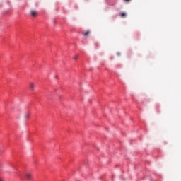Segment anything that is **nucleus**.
<instances>
[{"instance_id": "obj_1", "label": "nucleus", "mask_w": 181, "mask_h": 181, "mask_svg": "<svg viewBox=\"0 0 181 181\" xmlns=\"http://www.w3.org/2000/svg\"><path fill=\"white\" fill-rule=\"evenodd\" d=\"M25 177L26 180H30L32 179V174L30 173H26Z\"/></svg>"}, {"instance_id": "obj_2", "label": "nucleus", "mask_w": 181, "mask_h": 181, "mask_svg": "<svg viewBox=\"0 0 181 181\" xmlns=\"http://www.w3.org/2000/svg\"><path fill=\"white\" fill-rule=\"evenodd\" d=\"M35 86V85L33 83H30V88L32 90V91H33Z\"/></svg>"}, {"instance_id": "obj_3", "label": "nucleus", "mask_w": 181, "mask_h": 181, "mask_svg": "<svg viewBox=\"0 0 181 181\" xmlns=\"http://www.w3.org/2000/svg\"><path fill=\"white\" fill-rule=\"evenodd\" d=\"M30 14H31L32 16H35L37 15V11H31Z\"/></svg>"}, {"instance_id": "obj_4", "label": "nucleus", "mask_w": 181, "mask_h": 181, "mask_svg": "<svg viewBox=\"0 0 181 181\" xmlns=\"http://www.w3.org/2000/svg\"><path fill=\"white\" fill-rule=\"evenodd\" d=\"M30 117V114L29 113H25L24 115V119H28V118H29Z\"/></svg>"}, {"instance_id": "obj_5", "label": "nucleus", "mask_w": 181, "mask_h": 181, "mask_svg": "<svg viewBox=\"0 0 181 181\" xmlns=\"http://www.w3.org/2000/svg\"><path fill=\"white\" fill-rule=\"evenodd\" d=\"M119 16L122 17V18H124L126 16V13L124 12H121L119 13Z\"/></svg>"}, {"instance_id": "obj_6", "label": "nucleus", "mask_w": 181, "mask_h": 181, "mask_svg": "<svg viewBox=\"0 0 181 181\" xmlns=\"http://www.w3.org/2000/svg\"><path fill=\"white\" fill-rule=\"evenodd\" d=\"M89 33H90V31L88 30V31H86V33H83V35L84 36H88V35H89Z\"/></svg>"}, {"instance_id": "obj_7", "label": "nucleus", "mask_w": 181, "mask_h": 181, "mask_svg": "<svg viewBox=\"0 0 181 181\" xmlns=\"http://www.w3.org/2000/svg\"><path fill=\"white\" fill-rule=\"evenodd\" d=\"M77 57H78L77 56L74 57V59L76 60V59H77Z\"/></svg>"}, {"instance_id": "obj_8", "label": "nucleus", "mask_w": 181, "mask_h": 181, "mask_svg": "<svg viewBox=\"0 0 181 181\" xmlns=\"http://www.w3.org/2000/svg\"><path fill=\"white\" fill-rule=\"evenodd\" d=\"M0 181H4V179H2V178H0Z\"/></svg>"}, {"instance_id": "obj_9", "label": "nucleus", "mask_w": 181, "mask_h": 181, "mask_svg": "<svg viewBox=\"0 0 181 181\" xmlns=\"http://www.w3.org/2000/svg\"><path fill=\"white\" fill-rule=\"evenodd\" d=\"M125 1H127V2H128V1H131V0H124Z\"/></svg>"}, {"instance_id": "obj_10", "label": "nucleus", "mask_w": 181, "mask_h": 181, "mask_svg": "<svg viewBox=\"0 0 181 181\" xmlns=\"http://www.w3.org/2000/svg\"><path fill=\"white\" fill-rule=\"evenodd\" d=\"M18 177H20L21 178V174H18Z\"/></svg>"}, {"instance_id": "obj_11", "label": "nucleus", "mask_w": 181, "mask_h": 181, "mask_svg": "<svg viewBox=\"0 0 181 181\" xmlns=\"http://www.w3.org/2000/svg\"><path fill=\"white\" fill-rule=\"evenodd\" d=\"M117 55H120V54H119V53H117Z\"/></svg>"}]
</instances>
